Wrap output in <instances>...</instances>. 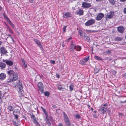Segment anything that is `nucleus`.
<instances>
[{"label": "nucleus", "instance_id": "obj_43", "mask_svg": "<svg viewBox=\"0 0 126 126\" xmlns=\"http://www.w3.org/2000/svg\"><path fill=\"white\" fill-rule=\"evenodd\" d=\"M33 122L36 125H37L38 124V122L35 119L34 120Z\"/></svg>", "mask_w": 126, "mask_h": 126}, {"label": "nucleus", "instance_id": "obj_34", "mask_svg": "<svg viewBox=\"0 0 126 126\" xmlns=\"http://www.w3.org/2000/svg\"><path fill=\"white\" fill-rule=\"evenodd\" d=\"M67 126H71V123L69 121H66L65 122Z\"/></svg>", "mask_w": 126, "mask_h": 126}, {"label": "nucleus", "instance_id": "obj_18", "mask_svg": "<svg viewBox=\"0 0 126 126\" xmlns=\"http://www.w3.org/2000/svg\"><path fill=\"white\" fill-rule=\"evenodd\" d=\"M19 111L17 109H15L14 110L13 112V115L19 114Z\"/></svg>", "mask_w": 126, "mask_h": 126}, {"label": "nucleus", "instance_id": "obj_14", "mask_svg": "<svg viewBox=\"0 0 126 126\" xmlns=\"http://www.w3.org/2000/svg\"><path fill=\"white\" fill-rule=\"evenodd\" d=\"M34 41L37 45L40 47V48H41L42 47L40 42L37 39H34Z\"/></svg>", "mask_w": 126, "mask_h": 126}, {"label": "nucleus", "instance_id": "obj_44", "mask_svg": "<svg viewBox=\"0 0 126 126\" xmlns=\"http://www.w3.org/2000/svg\"><path fill=\"white\" fill-rule=\"evenodd\" d=\"M18 114H15V115H15V118H16V119H17L18 118Z\"/></svg>", "mask_w": 126, "mask_h": 126}, {"label": "nucleus", "instance_id": "obj_47", "mask_svg": "<svg viewBox=\"0 0 126 126\" xmlns=\"http://www.w3.org/2000/svg\"><path fill=\"white\" fill-rule=\"evenodd\" d=\"M1 93L2 92L1 91H0V99H1L2 95Z\"/></svg>", "mask_w": 126, "mask_h": 126}, {"label": "nucleus", "instance_id": "obj_56", "mask_svg": "<svg viewBox=\"0 0 126 126\" xmlns=\"http://www.w3.org/2000/svg\"><path fill=\"white\" fill-rule=\"evenodd\" d=\"M120 102L121 103H124L125 102H126V99L124 101H121Z\"/></svg>", "mask_w": 126, "mask_h": 126}, {"label": "nucleus", "instance_id": "obj_19", "mask_svg": "<svg viewBox=\"0 0 126 126\" xmlns=\"http://www.w3.org/2000/svg\"><path fill=\"white\" fill-rule=\"evenodd\" d=\"M19 80L18 79H8V80L7 81V82L8 83L12 82L13 81H16L17 82V83H18V81Z\"/></svg>", "mask_w": 126, "mask_h": 126}, {"label": "nucleus", "instance_id": "obj_6", "mask_svg": "<svg viewBox=\"0 0 126 126\" xmlns=\"http://www.w3.org/2000/svg\"><path fill=\"white\" fill-rule=\"evenodd\" d=\"M104 16V14L102 13H100L98 14L96 17V20H101Z\"/></svg>", "mask_w": 126, "mask_h": 126}, {"label": "nucleus", "instance_id": "obj_48", "mask_svg": "<svg viewBox=\"0 0 126 126\" xmlns=\"http://www.w3.org/2000/svg\"><path fill=\"white\" fill-rule=\"evenodd\" d=\"M51 63L52 64H54L55 63V61H54L52 60L50 61Z\"/></svg>", "mask_w": 126, "mask_h": 126}, {"label": "nucleus", "instance_id": "obj_28", "mask_svg": "<svg viewBox=\"0 0 126 126\" xmlns=\"http://www.w3.org/2000/svg\"><path fill=\"white\" fill-rule=\"evenodd\" d=\"M3 16L8 22L10 21L8 17L4 14H3Z\"/></svg>", "mask_w": 126, "mask_h": 126}, {"label": "nucleus", "instance_id": "obj_2", "mask_svg": "<svg viewBox=\"0 0 126 126\" xmlns=\"http://www.w3.org/2000/svg\"><path fill=\"white\" fill-rule=\"evenodd\" d=\"M89 57V56H88L87 57H85L83 58V60H81L80 61V63L82 65H85L86 63L88 61Z\"/></svg>", "mask_w": 126, "mask_h": 126}, {"label": "nucleus", "instance_id": "obj_63", "mask_svg": "<svg viewBox=\"0 0 126 126\" xmlns=\"http://www.w3.org/2000/svg\"><path fill=\"white\" fill-rule=\"evenodd\" d=\"M2 9V8L0 6V11H1Z\"/></svg>", "mask_w": 126, "mask_h": 126}, {"label": "nucleus", "instance_id": "obj_1", "mask_svg": "<svg viewBox=\"0 0 126 126\" xmlns=\"http://www.w3.org/2000/svg\"><path fill=\"white\" fill-rule=\"evenodd\" d=\"M18 81V83H17L18 85V88L19 89V91H18V94L21 97L22 96H23L24 95V92L22 90L23 87L22 85V84L20 80Z\"/></svg>", "mask_w": 126, "mask_h": 126}, {"label": "nucleus", "instance_id": "obj_20", "mask_svg": "<svg viewBox=\"0 0 126 126\" xmlns=\"http://www.w3.org/2000/svg\"><path fill=\"white\" fill-rule=\"evenodd\" d=\"M71 48L72 49V50L75 49H76V46L75 44H74L73 42H71Z\"/></svg>", "mask_w": 126, "mask_h": 126}, {"label": "nucleus", "instance_id": "obj_51", "mask_svg": "<svg viewBox=\"0 0 126 126\" xmlns=\"http://www.w3.org/2000/svg\"><path fill=\"white\" fill-rule=\"evenodd\" d=\"M116 73V71L115 70H113L112 71V73L113 74H115Z\"/></svg>", "mask_w": 126, "mask_h": 126}, {"label": "nucleus", "instance_id": "obj_32", "mask_svg": "<svg viewBox=\"0 0 126 126\" xmlns=\"http://www.w3.org/2000/svg\"><path fill=\"white\" fill-rule=\"evenodd\" d=\"M100 69H99L95 68L94 69V73H98Z\"/></svg>", "mask_w": 126, "mask_h": 126}, {"label": "nucleus", "instance_id": "obj_41", "mask_svg": "<svg viewBox=\"0 0 126 126\" xmlns=\"http://www.w3.org/2000/svg\"><path fill=\"white\" fill-rule=\"evenodd\" d=\"M90 40V38L88 36H87L86 38V41H87L88 42Z\"/></svg>", "mask_w": 126, "mask_h": 126}, {"label": "nucleus", "instance_id": "obj_15", "mask_svg": "<svg viewBox=\"0 0 126 126\" xmlns=\"http://www.w3.org/2000/svg\"><path fill=\"white\" fill-rule=\"evenodd\" d=\"M108 109L107 108L102 107L100 109V110L102 111L103 113H104L107 111Z\"/></svg>", "mask_w": 126, "mask_h": 126}, {"label": "nucleus", "instance_id": "obj_64", "mask_svg": "<svg viewBox=\"0 0 126 126\" xmlns=\"http://www.w3.org/2000/svg\"><path fill=\"white\" fill-rule=\"evenodd\" d=\"M2 44V42L0 41V46Z\"/></svg>", "mask_w": 126, "mask_h": 126}, {"label": "nucleus", "instance_id": "obj_7", "mask_svg": "<svg viewBox=\"0 0 126 126\" xmlns=\"http://www.w3.org/2000/svg\"><path fill=\"white\" fill-rule=\"evenodd\" d=\"M0 52L1 54L5 55L8 53L7 51L3 47L0 48Z\"/></svg>", "mask_w": 126, "mask_h": 126}, {"label": "nucleus", "instance_id": "obj_30", "mask_svg": "<svg viewBox=\"0 0 126 126\" xmlns=\"http://www.w3.org/2000/svg\"><path fill=\"white\" fill-rule=\"evenodd\" d=\"M74 85L73 84H71L69 87V89H70V90L71 91H72L73 90V88H74Z\"/></svg>", "mask_w": 126, "mask_h": 126}, {"label": "nucleus", "instance_id": "obj_40", "mask_svg": "<svg viewBox=\"0 0 126 126\" xmlns=\"http://www.w3.org/2000/svg\"><path fill=\"white\" fill-rule=\"evenodd\" d=\"M85 31L86 32H89V33L93 32L94 31H92V30H86Z\"/></svg>", "mask_w": 126, "mask_h": 126}, {"label": "nucleus", "instance_id": "obj_33", "mask_svg": "<svg viewBox=\"0 0 126 126\" xmlns=\"http://www.w3.org/2000/svg\"><path fill=\"white\" fill-rule=\"evenodd\" d=\"M8 22L9 23L10 25H11V27L14 29H15L14 24L11 22L10 21H9Z\"/></svg>", "mask_w": 126, "mask_h": 126}, {"label": "nucleus", "instance_id": "obj_53", "mask_svg": "<svg viewBox=\"0 0 126 126\" xmlns=\"http://www.w3.org/2000/svg\"><path fill=\"white\" fill-rule=\"evenodd\" d=\"M93 116L95 118H97V116H96V115L95 114H94L93 115Z\"/></svg>", "mask_w": 126, "mask_h": 126}, {"label": "nucleus", "instance_id": "obj_58", "mask_svg": "<svg viewBox=\"0 0 126 126\" xmlns=\"http://www.w3.org/2000/svg\"><path fill=\"white\" fill-rule=\"evenodd\" d=\"M58 126H63L62 124L60 123L58 125Z\"/></svg>", "mask_w": 126, "mask_h": 126}, {"label": "nucleus", "instance_id": "obj_54", "mask_svg": "<svg viewBox=\"0 0 126 126\" xmlns=\"http://www.w3.org/2000/svg\"><path fill=\"white\" fill-rule=\"evenodd\" d=\"M123 75V76L124 77V78H126V73L124 74Z\"/></svg>", "mask_w": 126, "mask_h": 126}, {"label": "nucleus", "instance_id": "obj_12", "mask_svg": "<svg viewBox=\"0 0 126 126\" xmlns=\"http://www.w3.org/2000/svg\"><path fill=\"white\" fill-rule=\"evenodd\" d=\"M118 30L120 33H122L124 31V29L123 26H120L118 28Z\"/></svg>", "mask_w": 126, "mask_h": 126}, {"label": "nucleus", "instance_id": "obj_10", "mask_svg": "<svg viewBox=\"0 0 126 126\" xmlns=\"http://www.w3.org/2000/svg\"><path fill=\"white\" fill-rule=\"evenodd\" d=\"M72 16V15L71 13L68 12L65 13L63 15L64 17L65 18L71 17Z\"/></svg>", "mask_w": 126, "mask_h": 126}, {"label": "nucleus", "instance_id": "obj_62", "mask_svg": "<svg viewBox=\"0 0 126 126\" xmlns=\"http://www.w3.org/2000/svg\"><path fill=\"white\" fill-rule=\"evenodd\" d=\"M72 38L71 37H70L69 38H68V40L69 41V40H70Z\"/></svg>", "mask_w": 126, "mask_h": 126}, {"label": "nucleus", "instance_id": "obj_59", "mask_svg": "<svg viewBox=\"0 0 126 126\" xmlns=\"http://www.w3.org/2000/svg\"><path fill=\"white\" fill-rule=\"evenodd\" d=\"M7 60H4V59H3L2 61H3L4 62H5L6 63V62L7 61Z\"/></svg>", "mask_w": 126, "mask_h": 126}, {"label": "nucleus", "instance_id": "obj_24", "mask_svg": "<svg viewBox=\"0 0 126 126\" xmlns=\"http://www.w3.org/2000/svg\"><path fill=\"white\" fill-rule=\"evenodd\" d=\"M109 2L111 5H114L116 1L114 0H109Z\"/></svg>", "mask_w": 126, "mask_h": 126}, {"label": "nucleus", "instance_id": "obj_17", "mask_svg": "<svg viewBox=\"0 0 126 126\" xmlns=\"http://www.w3.org/2000/svg\"><path fill=\"white\" fill-rule=\"evenodd\" d=\"M6 63L8 65L12 66L13 64V62L11 61L7 60L6 62Z\"/></svg>", "mask_w": 126, "mask_h": 126}, {"label": "nucleus", "instance_id": "obj_16", "mask_svg": "<svg viewBox=\"0 0 126 126\" xmlns=\"http://www.w3.org/2000/svg\"><path fill=\"white\" fill-rule=\"evenodd\" d=\"M6 67V65L5 63L0 62V69H2L5 68Z\"/></svg>", "mask_w": 126, "mask_h": 126}, {"label": "nucleus", "instance_id": "obj_46", "mask_svg": "<svg viewBox=\"0 0 126 126\" xmlns=\"http://www.w3.org/2000/svg\"><path fill=\"white\" fill-rule=\"evenodd\" d=\"M84 0L86 2H90L92 1V0Z\"/></svg>", "mask_w": 126, "mask_h": 126}, {"label": "nucleus", "instance_id": "obj_52", "mask_svg": "<svg viewBox=\"0 0 126 126\" xmlns=\"http://www.w3.org/2000/svg\"><path fill=\"white\" fill-rule=\"evenodd\" d=\"M21 60L22 63H25V62L24 61L23 59H21Z\"/></svg>", "mask_w": 126, "mask_h": 126}, {"label": "nucleus", "instance_id": "obj_5", "mask_svg": "<svg viewBox=\"0 0 126 126\" xmlns=\"http://www.w3.org/2000/svg\"><path fill=\"white\" fill-rule=\"evenodd\" d=\"M91 6L90 3H87L86 2H84L82 4V7L85 8H88L90 7Z\"/></svg>", "mask_w": 126, "mask_h": 126}, {"label": "nucleus", "instance_id": "obj_27", "mask_svg": "<svg viewBox=\"0 0 126 126\" xmlns=\"http://www.w3.org/2000/svg\"><path fill=\"white\" fill-rule=\"evenodd\" d=\"M58 89L60 90H62L64 91L65 89L63 87H62L60 85L58 87Z\"/></svg>", "mask_w": 126, "mask_h": 126}, {"label": "nucleus", "instance_id": "obj_57", "mask_svg": "<svg viewBox=\"0 0 126 126\" xmlns=\"http://www.w3.org/2000/svg\"><path fill=\"white\" fill-rule=\"evenodd\" d=\"M108 106V105L107 103H105L103 105V106L104 107H107Z\"/></svg>", "mask_w": 126, "mask_h": 126}, {"label": "nucleus", "instance_id": "obj_25", "mask_svg": "<svg viewBox=\"0 0 126 126\" xmlns=\"http://www.w3.org/2000/svg\"><path fill=\"white\" fill-rule=\"evenodd\" d=\"M7 109L10 111H13V107L10 105H9L8 106Z\"/></svg>", "mask_w": 126, "mask_h": 126}, {"label": "nucleus", "instance_id": "obj_26", "mask_svg": "<svg viewBox=\"0 0 126 126\" xmlns=\"http://www.w3.org/2000/svg\"><path fill=\"white\" fill-rule=\"evenodd\" d=\"M8 73L10 75H14V72L12 70H10L8 72Z\"/></svg>", "mask_w": 126, "mask_h": 126}, {"label": "nucleus", "instance_id": "obj_49", "mask_svg": "<svg viewBox=\"0 0 126 126\" xmlns=\"http://www.w3.org/2000/svg\"><path fill=\"white\" fill-rule=\"evenodd\" d=\"M56 78H59L60 76L58 74H56Z\"/></svg>", "mask_w": 126, "mask_h": 126}, {"label": "nucleus", "instance_id": "obj_22", "mask_svg": "<svg viewBox=\"0 0 126 126\" xmlns=\"http://www.w3.org/2000/svg\"><path fill=\"white\" fill-rule=\"evenodd\" d=\"M76 47L75 49H76L77 51H79L81 49V47L79 45L76 46Z\"/></svg>", "mask_w": 126, "mask_h": 126}, {"label": "nucleus", "instance_id": "obj_4", "mask_svg": "<svg viewBox=\"0 0 126 126\" xmlns=\"http://www.w3.org/2000/svg\"><path fill=\"white\" fill-rule=\"evenodd\" d=\"M38 87L39 90L42 93L43 92V86L42 82H39L38 84Z\"/></svg>", "mask_w": 126, "mask_h": 126}, {"label": "nucleus", "instance_id": "obj_61", "mask_svg": "<svg viewBox=\"0 0 126 126\" xmlns=\"http://www.w3.org/2000/svg\"><path fill=\"white\" fill-rule=\"evenodd\" d=\"M10 37L11 39L12 40L13 42H14V39H13V38L11 36H10Z\"/></svg>", "mask_w": 126, "mask_h": 126}, {"label": "nucleus", "instance_id": "obj_37", "mask_svg": "<svg viewBox=\"0 0 126 126\" xmlns=\"http://www.w3.org/2000/svg\"><path fill=\"white\" fill-rule=\"evenodd\" d=\"M46 123V124L49 126H50L51 125V123L49 122V120H47Z\"/></svg>", "mask_w": 126, "mask_h": 126}, {"label": "nucleus", "instance_id": "obj_11", "mask_svg": "<svg viewBox=\"0 0 126 126\" xmlns=\"http://www.w3.org/2000/svg\"><path fill=\"white\" fill-rule=\"evenodd\" d=\"M77 14L80 15H82L83 14V11L81 9H80L77 11L76 12Z\"/></svg>", "mask_w": 126, "mask_h": 126}, {"label": "nucleus", "instance_id": "obj_13", "mask_svg": "<svg viewBox=\"0 0 126 126\" xmlns=\"http://www.w3.org/2000/svg\"><path fill=\"white\" fill-rule=\"evenodd\" d=\"M63 113L64 122H65L69 121V119L67 114L65 113L64 112H63Z\"/></svg>", "mask_w": 126, "mask_h": 126}, {"label": "nucleus", "instance_id": "obj_3", "mask_svg": "<svg viewBox=\"0 0 126 126\" xmlns=\"http://www.w3.org/2000/svg\"><path fill=\"white\" fill-rule=\"evenodd\" d=\"M94 20L92 19L88 20L85 23V25L87 26H89L94 24L95 23Z\"/></svg>", "mask_w": 126, "mask_h": 126}, {"label": "nucleus", "instance_id": "obj_9", "mask_svg": "<svg viewBox=\"0 0 126 126\" xmlns=\"http://www.w3.org/2000/svg\"><path fill=\"white\" fill-rule=\"evenodd\" d=\"M114 12L113 11H110L108 13L107 15V17L109 18H111L114 15Z\"/></svg>", "mask_w": 126, "mask_h": 126}, {"label": "nucleus", "instance_id": "obj_23", "mask_svg": "<svg viewBox=\"0 0 126 126\" xmlns=\"http://www.w3.org/2000/svg\"><path fill=\"white\" fill-rule=\"evenodd\" d=\"M48 114L47 115H46V119L47 120L51 121L52 120V118L50 116H48Z\"/></svg>", "mask_w": 126, "mask_h": 126}, {"label": "nucleus", "instance_id": "obj_45", "mask_svg": "<svg viewBox=\"0 0 126 126\" xmlns=\"http://www.w3.org/2000/svg\"><path fill=\"white\" fill-rule=\"evenodd\" d=\"M23 66L25 68H26L27 67V65L25 64V63H23Z\"/></svg>", "mask_w": 126, "mask_h": 126}, {"label": "nucleus", "instance_id": "obj_55", "mask_svg": "<svg viewBox=\"0 0 126 126\" xmlns=\"http://www.w3.org/2000/svg\"><path fill=\"white\" fill-rule=\"evenodd\" d=\"M121 2H123L125 1L126 0H119Z\"/></svg>", "mask_w": 126, "mask_h": 126}, {"label": "nucleus", "instance_id": "obj_29", "mask_svg": "<svg viewBox=\"0 0 126 126\" xmlns=\"http://www.w3.org/2000/svg\"><path fill=\"white\" fill-rule=\"evenodd\" d=\"M95 59L98 60H101L102 59L99 56H95L94 57Z\"/></svg>", "mask_w": 126, "mask_h": 126}, {"label": "nucleus", "instance_id": "obj_38", "mask_svg": "<svg viewBox=\"0 0 126 126\" xmlns=\"http://www.w3.org/2000/svg\"><path fill=\"white\" fill-rule=\"evenodd\" d=\"M75 118L77 119H79L80 118V116L78 114H76L75 115Z\"/></svg>", "mask_w": 126, "mask_h": 126}, {"label": "nucleus", "instance_id": "obj_39", "mask_svg": "<svg viewBox=\"0 0 126 126\" xmlns=\"http://www.w3.org/2000/svg\"><path fill=\"white\" fill-rule=\"evenodd\" d=\"M67 27V26H64L63 28V30L64 33L66 31V28Z\"/></svg>", "mask_w": 126, "mask_h": 126}, {"label": "nucleus", "instance_id": "obj_31", "mask_svg": "<svg viewBox=\"0 0 126 126\" xmlns=\"http://www.w3.org/2000/svg\"><path fill=\"white\" fill-rule=\"evenodd\" d=\"M41 108L42 109L43 111H44L45 114L46 115H47L48 114V113L46 111V110L45 109H44L43 107H41Z\"/></svg>", "mask_w": 126, "mask_h": 126}, {"label": "nucleus", "instance_id": "obj_21", "mask_svg": "<svg viewBox=\"0 0 126 126\" xmlns=\"http://www.w3.org/2000/svg\"><path fill=\"white\" fill-rule=\"evenodd\" d=\"M6 76L5 74L3 73H1L0 74V79H4L5 78Z\"/></svg>", "mask_w": 126, "mask_h": 126}, {"label": "nucleus", "instance_id": "obj_42", "mask_svg": "<svg viewBox=\"0 0 126 126\" xmlns=\"http://www.w3.org/2000/svg\"><path fill=\"white\" fill-rule=\"evenodd\" d=\"M105 52L107 54H110L111 53V52L110 50H108V51H106Z\"/></svg>", "mask_w": 126, "mask_h": 126}, {"label": "nucleus", "instance_id": "obj_36", "mask_svg": "<svg viewBox=\"0 0 126 126\" xmlns=\"http://www.w3.org/2000/svg\"><path fill=\"white\" fill-rule=\"evenodd\" d=\"M122 39V38L120 37H117L115 38V40L117 41H120Z\"/></svg>", "mask_w": 126, "mask_h": 126}, {"label": "nucleus", "instance_id": "obj_8", "mask_svg": "<svg viewBox=\"0 0 126 126\" xmlns=\"http://www.w3.org/2000/svg\"><path fill=\"white\" fill-rule=\"evenodd\" d=\"M79 33L82 38H84L86 37L85 33L81 30H79Z\"/></svg>", "mask_w": 126, "mask_h": 126}, {"label": "nucleus", "instance_id": "obj_35", "mask_svg": "<svg viewBox=\"0 0 126 126\" xmlns=\"http://www.w3.org/2000/svg\"><path fill=\"white\" fill-rule=\"evenodd\" d=\"M44 94H45V96H49V93L48 92H45L44 93Z\"/></svg>", "mask_w": 126, "mask_h": 126}, {"label": "nucleus", "instance_id": "obj_60", "mask_svg": "<svg viewBox=\"0 0 126 126\" xmlns=\"http://www.w3.org/2000/svg\"><path fill=\"white\" fill-rule=\"evenodd\" d=\"M32 118H33V119H34H34H35V117L34 115L32 116Z\"/></svg>", "mask_w": 126, "mask_h": 126}, {"label": "nucleus", "instance_id": "obj_50", "mask_svg": "<svg viewBox=\"0 0 126 126\" xmlns=\"http://www.w3.org/2000/svg\"><path fill=\"white\" fill-rule=\"evenodd\" d=\"M124 14H126V7L124 9Z\"/></svg>", "mask_w": 126, "mask_h": 126}]
</instances>
